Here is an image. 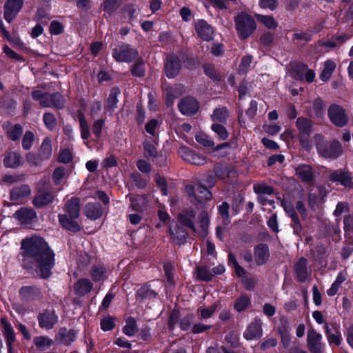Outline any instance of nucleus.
Returning <instances> with one entry per match:
<instances>
[{
    "label": "nucleus",
    "instance_id": "nucleus-34",
    "mask_svg": "<svg viewBox=\"0 0 353 353\" xmlns=\"http://www.w3.org/2000/svg\"><path fill=\"white\" fill-rule=\"evenodd\" d=\"M130 201L132 209L137 212L142 211L148 203L147 196L145 195L130 196Z\"/></svg>",
    "mask_w": 353,
    "mask_h": 353
},
{
    "label": "nucleus",
    "instance_id": "nucleus-27",
    "mask_svg": "<svg viewBox=\"0 0 353 353\" xmlns=\"http://www.w3.org/2000/svg\"><path fill=\"white\" fill-rule=\"evenodd\" d=\"M76 332L72 330H67L65 327L59 329L56 339L60 343L69 345L76 339Z\"/></svg>",
    "mask_w": 353,
    "mask_h": 353
},
{
    "label": "nucleus",
    "instance_id": "nucleus-60",
    "mask_svg": "<svg viewBox=\"0 0 353 353\" xmlns=\"http://www.w3.org/2000/svg\"><path fill=\"white\" fill-rule=\"evenodd\" d=\"M58 159L59 161L61 163H69L72 159V152L68 148L63 150L62 151H61Z\"/></svg>",
    "mask_w": 353,
    "mask_h": 353
},
{
    "label": "nucleus",
    "instance_id": "nucleus-43",
    "mask_svg": "<svg viewBox=\"0 0 353 353\" xmlns=\"http://www.w3.org/2000/svg\"><path fill=\"white\" fill-rule=\"evenodd\" d=\"M23 128L19 124L12 125L8 128L7 134L10 139L18 140L22 134Z\"/></svg>",
    "mask_w": 353,
    "mask_h": 353
},
{
    "label": "nucleus",
    "instance_id": "nucleus-30",
    "mask_svg": "<svg viewBox=\"0 0 353 353\" xmlns=\"http://www.w3.org/2000/svg\"><path fill=\"white\" fill-rule=\"evenodd\" d=\"M195 213L192 210H188L181 213L178 216L179 223L183 225L190 228L193 231H195L194 226V220L195 218Z\"/></svg>",
    "mask_w": 353,
    "mask_h": 353
},
{
    "label": "nucleus",
    "instance_id": "nucleus-6",
    "mask_svg": "<svg viewBox=\"0 0 353 353\" xmlns=\"http://www.w3.org/2000/svg\"><path fill=\"white\" fill-rule=\"evenodd\" d=\"M322 335L314 329H310L307 334V346L311 353H322L325 344L322 343Z\"/></svg>",
    "mask_w": 353,
    "mask_h": 353
},
{
    "label": "nucleus",
    "instance_id": "nucleus-8",
    "mask_svg": "<svg viewBox=\"0 0 353 353\" xmlns=\"http://www.w3.org/2000/svg\"><path fill=\"white\" fill-rule=\"evenodd\" d=\"M316 148L319 154L325 158H336L341 153V145L339 141H333L328 145L318 143Z\"/></svg>",
    "mask_w": 353,
    "mask_h": 353
},
{
    "label": "nucleus",
    "instance_id": "nucleus-52",
    "mask_svg": "<svg viewBox=\"0 0 353 353\" xmlns=\"http://www.w3.org/2000/svg\"><path fill=\"white\" fill-rule=\"evenodd\" d=\"M34 343L38 348L45 349L52 345V341L46 336H37L34 339Z\"/></svg>",
    "mask_w": 353,
    "mask_h": 353
},
{
    "label": "nucleus",
    "instance_id": "nucleus-28",
    "mask_svg": "<svg viewBox=\"0 0 353 353\" xmlns=\"http://www.w3.org/2000/svg\"><path fill=\"white\" fill-rule=\"evenodd\" d=\"M59 221L61 226L72 232H78L81 228L75 221L77 218H70L66 214H59Z\"/></svg>",
    "mask_w": 353,
    "mask_h": 353
},
{
    "label": "nucleus",
    "instance_id": "nucleus-41",
    "mask_svg": "<svg viewBox=\"0 0 353 353\" xmlns=\"http://www.w3.org/2000/svg\"><path fill=\"white\" fill-rule=\"evenodd\" d=\"M250 305V299L247 295H241L236 299L234 304V308L239 312L247 309Z\"/></svg>",
    "mask_w": 353,
    "mask_h": 353
},
{
    "label": "nucleus",
    "instance_id": "nucleus-51",
    "mask_svg": "<svg viewBox=\"0 0 353 353\" xmlns=\"http://www.w3.org/2000/svg\"><path fill=\"white\" fill-rule=\"evenodd\" d=\"M211 129L215 132V134L221 140H225L229 136L227 129L223 125L220 124L213 123L211 126Z\"/></svg>",
    "mask_w": 353,
    "mask_h": 353
},
{
    "label": "nucleus",
    "instance_id": "nucleus-17",
    "mask_svg": "<svg viewBox=\"0 0 353 353\" xmlns=\"http://www.w3.org/2000/svg\"><path fill=\"white\" fill-rule=\"evenodd\" d=\"M296 174L303 182L307 184L314 183V172L312 168L307 164H300L295 168Z\"/></svg>",
    "mask_w": 353,
    "mask_h": 353
},
{
    "label": "nucleus",
    "instance_id": "nucleus-63",
    "mask_svg": "<svg viewBox=\"0 0 353 353\" xmlns=\"http://www.w3.org/2000/svg\"><path fill=\"white\" fill-rule=\"evenodd\" d=\"M63 31V25L58 21H52L50 25V32L52 34H59Z\"/></svg>",
    "mask_w": 353,
    "mask_h": 353
},
{
    "label": "nucleus",
    "instance_id": "nucleus-33",
    "mask_svg": "<svg viewBox=\"0 0 353 353\" xmlns=\"http://www.w3.org/2000/svg\"><path fill=\"white\" fill-rule=\"evenodd\" d=\"M52 152L51 140L49 137H46L41 143L38 158L41 161L49 159L52 155Z\"/></svg>",
    "mask_w": 353,
    "mask_h": 353
},
{
    "label": "nucleus",
    "instance_id": "nucleus-42",
    "mask_svg": "<svg viewBox=\"0 0 353 353\" xmlns=\"http://www.w3.org/2000/svg\"><path fill=\"white\" fill-rule=\"evenodd\" d=\"M214 276L212 272L206 266H199L196 268V277L202 281H210Z\"/></svg>",
    "mask_w": 353,
    "mask_h": 353
},
{
    "label": "nucleus",
    "instance_id": "nucleus-48",
    "mask_svg": "<svg viewBox=\"0 0 353 353\" xmlns=\"http://www.w3.org/2000/svg\"><path fill=\"white\" fill-rule=\"evenodd\" d=\"M228 117V111L225 108L215 109L213 114L212 115V118L214 121H219L221 123L225 122Z\"/></svg>",
    "mask_w": 353,
    "mask_h": 353
},
{
    "label": "nucleus",
    "instance_id": "nucleus-1",
    "mask_svg": "<svg viewBox=\"0 0 353 353\" xmlns=\"http://www.w3.org/2000/svg\"><path fill=\"white\" fill-rule=\"evenodd\" d=\"M23 266L34 270L43 279H48L55 265L54 252L39 236H32L21 242Z\"/></svg>",
    "mask_w": 353,
    "mask_h": 353
},
{
    "label": "nucleus",
    "instance_id": "nucleus-12",
    "mask_svg": "<svg viewBox=\"0 0 353 353\" xmlns=\"http://www.w3.org/2000/svg\"><path fill=\"white\" fill-rule=\"evenodd\" d=\"M181 65L179 57L175 54H170L165 64V72L168 78H174L179 74Z\"/></svg>",
    "mask_w": 353,
    "mask_h": 353
},
{
    "label": "nucleus",
    "instance_id": "nucleus-15",
    "mask_svg": "<svg viewBox=\"0 0 353 353\" xmlns=\"http://www.w3.org/2000/svg\"><path fill=\"white\" fill-rule=\"evenodd\" d=\"M262 323L260 319H254L246 328L243 336L247 340L259 339L263 335Z\"/></svg>",
    "mask_w": 353,
    "mask_h": 353
},
{
    "label": "nucleus",
    "instance_id": "nucleus-21",
    "mask_svg": "<svg viewBox=\"0 0 353 353\" xmlns=\"http://www.w3.org/2000/svg\"><path fill=\"white\" fill-rule=\"evenodd\" d=\"M307 264V259L302 257L294 265V270L299 281H305L310 276V271Z\"/></svg>",
    "mask_w": 353,
    "mask_h": 353
},
{
    "label": "nucleus",
    "instance_id": "nucleus-47",
    "mask_svg": "<svg viewBox=\"0 0 353 353\" xmlns=\"http://www.w3.org/2000/svg\"><path fill=\"white\" fill-rule=\"evenodd\" d=\"M120 91L118 88H113L111 90V92L110 93V95L108 99V104H107V110H114L117 108V105L118 103V94H119Z\"/></svg>",
    "mask_w": 353,
    "mask_h": 353
},
{
    "label": "nucleus",
    "instance_id": "nucleus-61",
    "mask_svg": "<svg viewBox=\"0 0 353 353\" xmlns=\"http://www.w3.org/2000/svg\"><path fill=\"white\" fill-rule=\"evenodd\" d=\"M132 74L137 77H143L145 74V66L143 61H138L132 69Z\"/></svg>",
    "mask_w": 353,
    "mask_h": 353
},
{
    "label": "nucleus",
    "instance_id": "nucleus-7",
    "mask_svg": "<svg viewBox=\"0 0 353 353\" xmlns=\"http://www.w3.org/2000/svg\"><path fill=\"white\" fill-rule=\"evenodd\" d=\"M328 178L330 181L340 183L345 188H351L353 186L350 174L345 169L330 171L328 174Z\"/></svg>",
    "mask_w": 353,
    "mask_h": 353
},
{
    "label": "nucleus",
    "instance_id": "nucleus-16",
    "mask_svg": "<svg viewBox=\"0 0 353 353\" xmlns=\"http://www.w3.org/2000/svg\"><path fill=\"white\" fill-rule=\"evenodd\" d=\"M195 29L199 37L204 41L212 39L214 30L205 20L200 19L195 23Z\"/></svg>",
    "mask_w": 353,
    "mask_h": 353
},
{
    "label": "nucleus",
    "instance_id": "nucleus-59",
    "mask_svg": "<svg viewBox=\"0 0 353 353\" xmlns=\"http://www.w3.org/2000/svg\"><path fill=\"white\" fill-rule=\"evenodd\" d=\"M114 327V322L112 317L108 316L101 320V328L103 331L111 330Z\"/></svg>",
    "mask_w": 353,
    "mask_h": 353
},
{
    "label": "nucleus",
    "instance_id": "nucleus-39",
    "mask_svg": "<svg viewBox=\"0 0 353 353\" xmlns=\"http://www.w3.org/2000/svg\"><path fill=\"white\" fill-rule=\"evenodd\" d=\"M53 200V194L46 192L36 196L33 200V204L36 207H42L52 203Z\"/></svg>",
    "mask_w": 353,
    "mask_h": 353
},
{
    "label": "nucleus",
    "instance_id": "nucleus-50",
    "mask_svg": "<svg viewBox=\"0 0 353 353\" xmlns=\"http://www.w3.org/2000/svg\"><path fill=\"white\" fill-rule=\"evenodd\" d=\"M279 332L281 335L283 346L285 348L288 347L290 343V334L288 327L285 325H283L279 327Z\"/></svg>",
    "mask_w": 353,
    "mask_h": 353
},
{
    "label": "nucleus",
    "instance_id": "nucleus-13",
    "mask_svg": "<svg viewBox=\"0 0 353 353\" xmlns=\"http://www.w3.org/2000/svg\"><path fill=\"white\" fill-rule=\"evenodd\" d=\"M180 112L185 115L196 113L199 108V102L193 97H186L181 100L179 105Z\"/></svg>",
    "mask_w": 353,
    "mask_h": 353
},
{
    "label": "nucleus",
    "instance_id": "nucleus-57",
    "mask_svg": "<svg viewBox=\"0 0 353 353\" xmlns=\"http://www.w3.org/2000/svg\"><path fill=\"white\" fill-rule=\"evenodd\" d=\"M65 176V172L63 168H57L54 170L52 175L54 182L59 185L60 184Z\"/></svg>",
    "mask_w": 353,
    "mask_h": 353
},
{
    "label": "nucleus",
    "instance_id": "nucleus-29",
    "mask_svg": "<svg viewBox=\"0 0 353 353\" xmlns=\"http://www.w3.org/2000/svg\"><path fill=\"white\" fill-rule=\"evenodd\" d=\"M254 257L257 265L264 264L269 257L268 247L264 244L256 246L254 249Z\"/></svg>",
    "mask_w": 353,
    "mask_h": 353
},
{
    "label": "nucleus",
    "instance_id": "nucleus-24",
    "mask_svg": "<svg viewBox=\"0 0 353 353\" xmlns=\"http://www.w3.org/2000/svg\"><path fill=\"white\" fill-rule=\"evenodd\" d=\"M330 328L327 323L325 324V334L330 344L339 345L341 344V333L339 330V326L334 323L332 324Z\"/></svg>",
    "mask_w": 353,
    "mask_h": 353
},
{
    "label": "nucleus",
    "instance_id": "nucleus-37",
    "mask_svg": "<svg viewBox=\"0 0 353 353\" xmlns=\"http://www.w3.org/2000/svg\"><path fill=\"white\" fill-rule=\"evenodd\" d=\"M20 294L29 299H37L41 297V292L35 286H24L20 289Z\"/></svg>",
    "mask_w": 353,
    "mask_h": 353
},
{
    "label": "nucleus",
    "instance_id": "nucleus-22",
    "mask_svg": "<svg viewBox=\"0 0 353 353\" xmlns=\"http://www.w3.org/2000/svg\"><path fill=\"white\" fill-rule=\"evenodd\" d=\"M30 192L31 190L28 185L15 187L10 191V198L15 203H20L24 198L30 194Z\"/></svg>",
    "mask_w": 353,
    "mask_h": 353
},
{
    "label": "nucleus",
    "instance_id": "nucleus-10",
    "mask_svg": "<svg viewBox=\"0 0 353 353\" xmlns=\"http://www.w3.org/2000/svg\"><path fill=\"white\" fill-rule=\"evenodd\" d=\"M292 77L300 81H305L308 83H311L315 78V72L307 68L305 64H297L292 70Z\"/></svg>",
    "mask_w": 353,
    "mask_h": 353
},
{
    "label": "nucleus",
    "instance_id": "nucleus-55",
    "mask_svg": "<svg viewBox=\"0 0 353 353\" xmlns=\"http://www.w3.org/2000/svg\"><path fill=\"white\" fill-rule=\"evenodd\" d=\"M34 135L31 131H27L22 139V146L24 150H29L32 145Z\"/></svg>",
    "mask_w": 353,
    "mask_h": 353
},
{
    "label": "nucleus",
    "instance_id": "nucleus-45",
    "mask_svg": "<svg viewBox=\"0 0 353 353\" xmlns=\"http://www.w3.org/2000/svg\"><path fill=\"white\" fill-rule=\"evenodd\" d=\"M256 17L259 22L269 29H275L278 26L277 22L272 16L257 14Z\"/></svg>",
    "mask_w": 353,
    "mask_h": 353
},
{
    "label": "nucleus",
    "instance_id": "nucleus-56",
    "mask_svg": "<svg viewBox=\"0 0 353 353\" xmlns=\"http://www.w3.org/2000/svg\"><path fill=\"white\" fill-rule=\"evenodd\" d=\"M104 125L105 121L103 119H97L94 121L92 126V133L97 138L100 137Z\"/></svg>",
    "mask_w": 353,
    "mask_h": 353
},
{
    "label": "nucleus",
    "instance_id": "nucleus-19",
    "mask_svg": "<svg viewBox=\"0 0 353 353\" xmlns=\"http://www.w3.org/2000/svg\"><path fill=\"white\" fill-rule=\"evenodd\" d=\"M1 323L3 327V333L6 339V345L8 347V353H12V343L15 341L14 330L6 318H2L1 319Z\"/></svg>",
    "mask_w": 353,
    "mask_h": 353
},
{
    "label": "nucleus",
    "instance_id": "nucleus-35",
    "mask_svg": "<svg viewBox=\"0 0 353 353\" xmlns=\"http://www.w3.org/2000/svg\"><path fill=\"white\" fill-rule=\"evenodd\" d=\"M21 157L17 152H10L8 153L3 159L4 166L6 168H15L21 165Z\"/></svg>",
    "mask_w": 353,
    "mask_h": 353
},
{
    "label": "nucleus",
    "instance_id": "nucleus-18",
    "mask_svg": "<svg viewBox=\"0 0 353 353\" xmlns=\"http://www.w3.org/2000/svg\"><path fill=\"white\" fill-rule=\"evenodd\" d=\"M65 214L70 218H78L80 212V199L77 197L68 199L64 205Z\"/></svg>",
    "mask_w": 353,
    "mask_h": 353
},
{
    "label": "nucleus",
    "instance_id": "nucleus-20",
    "mask_svg": "<svg viewBox=\"0 0 353 353\" xmlns=\"http://www.w3.org/2000/svg\"><path fill=\"white\" fill-rule=\"evenodd\" d=\"M64 104L65 99L59 93H55L53 94H48V98L41 103V106L61 109L64 106Z\"/></svg>",
    "mask_w": 353,
    "mask_h": 353
},
{
    "label": "nucleus",
    "instance_id": "nucleus-26",
    "mask_svg": "<svg viewBox=\"0 0 353 353\" xmlns=\"http://www.w3.org/2000/svg\"><path fill=\"white\" fill-rule=\"evenodd\" d=\"M92 283L88 279H80L74 285V290L77 295L84 296L92 289Z\"/></svg>",
    "mask_w": 353,
    "mask_h": 353
},
{
    "label": "nucleus",
    "instance_id": "nucleus-25",
    "mask_svg": "<svg viewBox=\"0 0 353 353\" xmlns=\"http://www.w3.org/2000/svg\"><path fill=\"white\" fill-rule=\"evenodd\" d=\"M102 214L103 209L99 203H88L85 206V214L90 219L97 220Z\"/></svg>",
    "mask_w": 353,
    "mask_h": 353
},
{
    "label": "nucleus",
    "instance_id": "nucleus-11",
    "mask_svg": "<svg viewBox=\"0 0 353 353\" xmlns=\"http://www.w3.org/2000/svg\"><path fill=\"white\" fill-rule=\"evenodd\" d=\"M23 0H8L4 6V19L8 23L17 16L23 6Z\"/></svg>",
    "mask_w": 353,
    "mask_h": 353
},
{
    "label": "nucleus",
    "instance_id": "nucleus-64",
    "mask_svg": "<svg viewBox=\"0 0 353 353\" xmlns=\"http://www.w3.org/2000/svg\"><path fill=\"white\" fill-rule=\"evenodd\" d=\"M194 316L188 314L184 316L180 321V327L183 330H188L193 321Z\"/></svg>",
    "mask_w": 353,
    "mask_h": 353
},
{
    "label": "nucleus",
    "instance_id": "nucleus-2",
    "mask_svg": "<svg viewBox=\"0 0 353 353\" xmlns=\"http://www.w3.org/2000/svg\"><path fill=\"white\" fill-rule=\"evenodd\" d=\"M235 25L239 37L242 39L248 38L256 28L254 19L245 13L235 17Z\"/></svg>",
    "mask_w": 353,
    "mask_h": 353
},
{
    "label": "nucleus",
    "instance_id": "nucleus-40",
    "mask_svg": "<svg viewBox=\"0 0 353 353\" xmlns=\"http://www.w3.org/2000/svg\"><path fill=\"white\" fill-rule=\"evenodd\" d=\"M216 310L217 305L216 303L208 307L201 306L197 309V314L201 319L206 320L210 318Z\"/></svg>",
    "mask_w": 353,
    "mask_h": 353
},
{
    "label": "nucleus",
    "instance_id": "nucleus-36",
    "mask_svg": "<svg viewBox=\"0 0 353 353\" xmlns=\"http://www.w3.org/2000/svg\"><path fill=\"white\" fill-rule=\"evenodd\" d=\"M346 280V273L340 272L334 281L331 285L330 288L327 289V294L330 296H334L341 288L342 283Z\"/></svg>",
    "mask_w": 353,
    "mask_h": 353
},
{
    "label": "nucleus",
    "instance_id": "nucleus-4",
    "mask_svg": "<svg viewBox=\"0 0 353 353\" xmlns=\"http://www.w3.org/2000/svg\"><path fill=\"white\" fill-rule=\"evenodd\" d=\"M185 190L192 202L194 201L201 202L203 200H210L212 196V193L202 185H187Z\"/></svg>",
    "mask_w": 353,
    "mask_h": 353
},
{
    "label": "nucleus",
    "instance_id": "nucleus-5",
    "mask_svg": "<svg viewBox=\"0 0 353 353\" xmlns=\"http://www.w3.org/2000/svg\"><path fill=\"white\" fill-rule=\"evenodd\" d=\"M328 117L331 122L338 127H343L347 123L348 118L345 110L336 104L330 106L327 112Z\"/></svg>",
    "mask_w": 353,
    "mask_h": 353
},
{
    "label": "nucleus",
    "instance_id": "nucleus-9",
    "mask_svg": "<svg viewBox=\"0 0 353 353\" xmlns=\"http://www.w3.org/2000/svg\"><path fill=\"white\" fill-rule=\"evenodd\" d=\"M178 152L183 160L191 164L201 165L206 163V159L203 156L196 153L188 147L179 148Z\"/></svg>",
    "mask_w": 353,
    "mask_h": 353
},
{
    "label": "nucleus",
    "instance_id": "nucleus-23",
    "mask_svg": "<svg viewBox=\"0 0 353 353\" xmlns=\"http://www.w3.org/2000/svg\"><path fill=\"white\" fill-rule=\"evenodd\" d=\"M57 320L58 317L53 311H46L39 316V323L40 327L50 330L57 323Z\"/></svg>",
    "mask_w": 353,
    "mask_h": 353
},
{
    "label": "nucleus",
    "instance_id": "nucleus-46",
    "mask_svg": "<svg viewBox=\"0 0 353 353\" xmlns=\"http://www.w3.org/2000/svg\"><path fill=\"white\" fill-rule=\"evenodd\" d=\"M123 331L125 334L132 336L137 332V323L134 318L130 317L126 321V324L123 327Z\"/></svg>",
    "mask_w": 353,
    "mask_h": 353
},
{
    "label": "nucleus",
    "instance_id": "nucleus-58",
    "mask_svg": "<svg viewBox=\"0 0 353 353\" xmlns=\"http://www.w3.org/2000/svg\"><path fill=\"white\" fill-rule=\"evenodd\" d=\"M121 0H106L103 3V9L108 14H110L119 6Z\"/></svg>",
    "mask_w": 353,
    "mask_h": 353
},
{
    "label": "nucleus",
    "instance_id": "nucleus-53",
    "mask_svg": "<svg viewBox=\"0 0 353 353\" xmlns=\"http://www.w3.org/2000/svg\"><path fill=\"white\" fill-rule=\"evenodd\" d=\"M43 122L46 128L50 130L55 128L57 125V119L54 114L51 113H45L43 117Z\"/></svg>",
    "mask_w": 353,
    "mask_h": 353
},
{
    "label": "nucleus",
    "instance_id": "nucleus-62",
    "mask_svg": "<svg viewBox=\"0 0 353 353\" xmlns=\"http://www.w3.org/2000/svg\"><path fill=\"white\" fill-rule=\"evenodd\" d=\"M204 71L207 76L214 80H218L219 74H217L214 65L211 64H206L204 65Z\"/></svg>",
    "mask_w": 353,
    "mask_h": 353
},
{
    "label": "nucleus",
    "instance_id": "nucleus-3",
    "mask_svg": "<svg viewBox=\"0 0 353 353\" xmlns=\"http://www.w3.org/2000/svg\"><path fill=\"white\" fill-rule=\"evenodd\" d=\"M112 55L117 62L130 63L139 57V52L130 45L122 43L113 49Z\"/></svg>",
    "mask_w": 353,
    "mask_h": 353
},
{
    "label": "nucleus",
    "instance_id": "nucleus-14",
    "mask_svg": "<svg viewBox=\"0 0 353 353\" xmlns=\"http://www.w3.org/2000/svg\"><path fill=\"white\" fill-rule=\"evenodd\" d=\"M14 218L22 225L30 224L36 220L37 215L34 210L21 208L13 215Z\"/></svg>",
    "mask_w": 353,
    "mask_h": 353
},
{
    "label": "nucleus",
    "instance_id": "nucleus-49",
    "mask_svg": "<svg viewBox=\"0 0 353 353\" xmlns=\"http://www.w3.org/2000/svg\"><path fill=\"white\" fill-rule=\"evenodd\" d=\"M253 189L254 192L258 195H270L273 193V188L264 183L254 185Z\"/></svg>",
    "mask_w": 353,
    "mask_h": 353
},
{
    "label": "nucleus",
    "instance_id": "nucleus-38",
    "mask_svg": "<svg viewBox=\"0 0 353 353\" xmlns=\"http://www.w3.org/2000/svg\"><path fill=\"white\" fill-rule=\"evenodd\" d=\"M296 127L303 137L304 136L308 135L310 133L312 129V122L307 119L299 117L296 120Z\"/></svg>",
    "mask_w": 353,
    "mask_h": 353
},
{
    "label": "nucleus",
    "instance_id": "nucleus-32",
    "mask_svg": "<svg viewBox=\"0 0 353 353\" xmlns=\"http://www.w3.org/2000/svg\"><path fill=\"white\" fill-rule=\"evenodd\" d=\"M336 67V64L333 60H326L323 63V70L319 75L320 79L323 81H327L331 78Z\"/></svg>",
    "mask_w": 353,
    "mask_h": 353
},
{
    "label": "nucleus",
    "instance_id": "nucleus-54",
    "mask_svg": "<svg viewBox=\"0 0 353 353\" xmlns=\"http://www.w3.org/2000/svg\"><path fill=\"white\" fill-rule=\"evenodd\" d=\"M196 141L205 147L212 148L214 145V141L205 134H199L195 137Z\"/></svg>",
    "mask_w": 353,
    "mask_h": 353
},
{
    "label": "nucleus",
    "instance_id": "nucleus-31",
    "mask_svg": "<svg viewBox=\"0 0 353 353\" xmlns=\"http://www.w3.org/2000/svg\"><path fill=\"white\" fill-rule=\"evenodd\" d=\"M77 119L79 123L81 137L84 141H88L90 137V130L88 122L85 119V115L81 111H79L77 114Z\"/></svg>",
    "mask_w": 353,
    "mask_h": 353
},
{
    "label": "nucleus",
    "instance_id": "nucleus-44",
    "mask_svg": "<svg viewBox=\"0 0 353 353\" xmlns=\"http://www.w3.org/2000/svg\"><path fill=\"white\" fill-rule=\"evenodd\" d=\"M105 268L102 265H94L91 270V276L94 281H99L104 279Z\"/></svg>",
    "mask_w": 353,
    "mask_h": 353
}]
</instances>
